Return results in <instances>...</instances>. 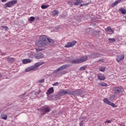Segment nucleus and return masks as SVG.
I'll list each match as a JSON object with an SVG mask.
<instances>
[{
    "label": "nucleus",
    "instance_id": "nucleus-36",
    "mask_svg": "<svg viewBox=\"0 0 126 126\" xmlns=\"http://www.w3.org/2000/svg\"><path fill=\"white\" fill-rule=\"evenodd\" d=\"M48 7V6L46 5H41V8H42V9H45V8H47Z\"/></svg>",
    "mask_w": 126,
    "mask_h": 126
},
{
    "label": "nucleus",
    "instance_id": "nucleus-8",
    "mask_svg": "<svg viewBox=\"0 0 126 126\" xmlns=\"http://www.w3.org/2000/svg\"><path fill=\"white\" fill-rule=\"evenodd\" d=\"M76 44V41H73L71 42H67V44L64 46L65 48H71Z\"/></svg>",
    "mask_w": 126,
    "mask_h": 126
},
{
    "label": "nucleus",
    "instance_id": "nucleus-1",
    "mask_svg": "<svg viewBox=\"0 0 126 126\" xmlns=\"http://www.w3.org/2000/svg\"><path fill=\"white\" fill-rule=\"evenodd\" d=\"M46 39H47L46 36H40L39 40L37 41H36L35 43L36 47H38V48H45V47H47V43H46Z\"/></svg>",
    "mask_w": 126,
    "mask_h": 126
},
{
    "label": "nucleus",
    "instance_id": "nucleus-27",
    "mask_svg": "<svg viewBox=\"0 0 126 126\" xmlns=\"http://www.w3.org/2000/svg\"><path fill=\"white\" fill-rule=\"evenodd\" d=\"M115 99H116V95H114V94L110 95V99L111 101H113V100H115Z\"/></svg>",
    "mask_w": 126,
    "mask_h": 126
},
{
    "label": "nucleus",
    "instance_id": "nucleus-5",
    "mask_svg": "<svg viewBox=\"0 0 126 126\" xmlns=\"http://www.w3.org/2000/svg\"><path fill=\"white\" fill-rule=\"evenodd\" d=\"M82 94V90H76L75 91H71L70 95H73L74 96H77L78 95H81Z\"/></svg>",
    "mask_w": 126,
    "mask_h": 126
},
{
    "label": "nucleus",
    "instance_id": "nucleus-26",
    "mask_svg": "<svg viewBox=\"0 0 126 126\" xmlns=\"http://www.w3.org/2000/svg\"><path fill=\"white\" fill-rule=\"evenodd\" d=\"M98 84L100 86H102V87H106V86H108V85L107 84V83H98Z\"/></svg>",
    "mask_w": 126,
    "mask_h": 126
},
{
    "label": "nucleus",
    "instance_id": "nucleus-19",
    "mask_svg": "<svg viewBox=\"0 0 126 126\" xmlns=\"http://www.w3.org/2000/svg\"><path fill=\"white\" fill-rule=\"evenodd\" d=\"M71 63L76 64L77 63H80V61H79V59H77L76 60H72Z\"/></svg>",
    "mask_w": 126,
    "mask_h": 126
},
{
    "label": "nucleus",
    "instance_id": "nucleus-30",
    "mask_svg": "<svg viewBox=\"0 0 126 126\" xmlns=\"http://www.w3.org/2000/svg\"><path fill=\"white\" fill-rule=\"evenodd\" d=\"M105 67L103 66H101L99 68V71H105Z\"/></svg>",
    "mask_w": 126,
    "mask_h": 126
},
{
    "label": "nucleus",
    "instance_id": "nucleus-44",
    "mask_svg": "<svg viewBox=\"0 0 126 126\" xmlns=\"http://www.w3.org/2000/svg\"><path fill=\"white\" fill-rule=\"evenodd\" d=\"M68 4H69V5L72 6V2L69 1L68 2Z\"/></svg>",
    "mask_w": 126,
    "mask_h": 126
},
{
    "label": "nucleus",
    "instance_id": "nucleus-47",
    "mask_svg": "<svg viewBox=\"0 0 126 126\" xmlns=\"http://www.w3.org/2000/svg\"><path fill=\"white\" fill-rule=\"evenodd\" d=\"M7 0H1V1H2V2H5L7 1Z\"/></svg>",
    "mask_w": 126,
    "mask_h": 126
},
{
    "label": "nucleus",
    "instance_id": "nucleus-24",
    "mask_svg": "<svg viewBox=\"0 0 126 126\" xmlns=\"http://www.w3.org/2000/svg\"><path fill=\"white\" fill-rule=\"evenodd\" d=\"M53 14L55 16V15H57V14H59L60 13V12L57 10H54L53 11Z\"/></svg>",
    "mask_w": 126,
    "mask_h": 126
},
{
    "label": "nucleus",
    "instance_id": "nucleus-37",
    "mask_svg": "<svg viewBox=\"0 0 126 126\" xmlns=\"http://www.w3.org/2000/svg\"><path fill=\"white\" fill-rule=\"evenodd\" d=\"M43 82H45V79H42L41 80H39L38 81L39 83H43Z\"/></svg>",
    "mask_w": 126,
    "mask_h": 126
},
{
    "label": "nucleus",
    "instance_id": "nucleus-2",
    "mask_svg": "<svg viewBox=\"0 0 126 126\" xmlns=\"http://www.w3.org/2000/svg\"><path fill=\"white\" fill-rule=\"evenodd\" d=\"M44 63H45L44 62H37L34 65L26 68L25 71L26 72H29V71H31V70H36V69H38L40 65H42V64Z\"/></svg>",
    "mask_w": 126,
    "mask_h": 126
},
{
    "label": "nucleus",
    "instance_id": "nucleus-43",
    "mask_svg": "<svg viewBox=\"0 0 126 126\" xmlns=\"http://www.w3.org/2000/svg\"><path fill=\"white\" fill-rule=\"evenodd\" d=\"M59 84H60V83L59 82H56L54 84H53V86H58V85H59Z\"/></svg>",
    "mask_w": 126,
    "mask_h": 126
},
{
    "label": "nucleus",
    "instance_id": "nucleus-39",
    "mask_svg": "<svg viewBox=\"0 0 126 126\" xmlns=\"http://www.w3.org/2000/svg\"><path fill=\"white\" fill-rule=\"evenodd\" d=\"M112 123V120H106L105 122V124H111Z\"/></svg>",
    "mask_w": 126,
    "mask_h": 126
},
{
    "label": "nucleus",
    "instance_id": "nucleus-33",
    "mask_svg": "<svg viewBox=\"0 0 126 126\" xmlns=\"http://www.w3.org/2000/svg\"><path fill=\"white\" fill-rule=\"evenodd\" d=\"M65 71H62L61 72H59L58 74H59L60 75H63V74H65Z\"/></svg>",
    "mask_w": 126,
    "mask_h": 126
},
{
    "label": "nucleus",
    "instance_id": "nucleus-28",
    "mask_svg": "<svg viewBox=\"0 0 126 126\" xmlns=\"http://www.w3.org/2000/svg\"><path fill=\"white\" fill-rule=\"evenodd\" d=\"M108 40L109 43H114V42H116V39H115V38H109Z\"/></svg>",
    "mask_w": 126,
    "mask_h": 126
},
{
    "label": "nucleus",
    "instance_id": "nucleus-16",
    "mask_svg": "<svg viewBox=\"0 0 126 126\" xmlns=\"http://www.w3.org/2000/svg\"><path fill=\"white\" fill-rule=\"evenodd\" d=\"M122 1V0H118L115 1L113 3H112L111 5V7H114L116 6L118 4V3H120Z\"/></svg>",
    "mask_w": 126,
    "mask_h": 126
},
{
    "label": "nucleus",
    "instance_id": "nucleus-40",
    "mask_svg": "<svg viewBox=\"0 0 126 126\" xmlns=\"http://www.w3.org/2000/svg\"><path fill=\"white\" fill-rule=\"evenodd\" d=\"M25 95H26V92L24 94H23L20 95V98H23V97H24V96H25Z\"/></svg>",
    "mask_w": 126,
    "mask_h": 126
},
{
    "label": "nucleus",
    "instance_id": "nucleus-11",
    "mask_svg": "<svg viewBox=\"0 0 126 126\" xmlns=\"http://www.w3.org/2000/svg\"><path fill=\"white\" fill-rule=\"evenodd\" d=\"M123 92V88L120 87H116L114 89L115 94H120Z\"/></svg>",
    "mask_w": 126,
    "mask_h": 126
},
{
    "label": "nucleus",
    "instance_id": "nucleus-9",
    "mask_svg": "<svg viewBox=\"0 0 126 126\" xmlns=\"http://www.w3.org/2000/svg\"><path fill=\"white\" fill-rule=\"evenodd\" d=\"M125 59V55H118L116 58V60L118 63H120L121 61H123Z\"/></svg>",
    "mask_w": 126,
    "mask_h": 126
},
{
    "label": "nucleus",
    "instance_id": "nucleus-48",
    "mask_svg": "<svg viewBox=\"0 0 126 126\" xmlns=\"http://www.w3.org/2000/svg\"><path fill=\"white\" fill-rule=\"evenodd\" d=\"M83 5H83V4H81L80 5V6H83Z\"/></svg>",
    "mask_w": 126,
    "mask_h": 126
},
{
    "label": "nucleus",
    "instance_id": "nucleus-23",
    "mask_svg": "<svg viewBox=\"0 0 126 126\" xmlns=\"http://www.w3.org/2000/svg\"><path fill=\"white\" fill-rule=\"evenodd\" d=\"M119 11L122 13V14H126V9L121 8L119 9Z\"/></svg>",
    "mask_w": 126,
    "mask_h": 126
},
{
    "label": "nucleus",
    "instance_id": "nucleus-50",
    "mask_svg": "<svg viewBox=\"0 0 126 126\" xmlns=\"http://www.w3.org/2000/svg\"><path fill=\"white\" fill-rule=\"evenodd\" d=\"M125 19H126V16H125Z\"/></svg>",
    "mask_w": 126,
    "mask_h": 126
},
{
    "label": "nucleus",
    "instance_id": "nucleus-25",
    "mask_svg": "<svg viewBox=\"0 0 126 126\" xmlns=\"http://www.w3.org/2000/svg\"><path fill=\"white\" fill-rule=\"evenodd\" d=\"M7 61L8 62H9L11 63H12L14 62V59L12 58H7Z\"/></svg>",
    "mask_w": 126,
    "mask_h": 126
},
{
    "label": "nucleus",
    "instance_id": "nucleus-3",
    "mask_svg": "<svg viewBox=\"0 0 126 126\" xmlns=\"http://www.w3.org/2000/svg\"><path fill=\"white\" fill-rule=\"evenodd\" d=\"M16 3H17V1L12 0L5 3L4 6L5 8H6V7H11V6H13V5H14V4Z\"/></svg>",
    "mask_w": 126,
    "mask_h": 126
},
{
    "label": "nucleus",
    "instance_id": "nucleus-20",
    "mask_svg": "<svg viewBox=\"0 0 126 126\" xmlns=\"http://www.w3.org/2000/svg\"><path fill=\"white\" fill-rule=\"evenodd\" d=\"M105 31H106L107 32H108V31H109L110 32H111V34H113V33H114V30H112V29L110 27H107L105 29Z\"/></svg>",
    "mask_w": 126,
    "mask_h": 126
},
{
    "label": "nucleus",
    "instance_id": "nucleus-45",
    "mask_svg": "<svg viewBox=\"0 0 126 126\" xmlns=\"http://www.w3.org/2000/svg\"><path fill=\"white\" fill-rule=\"evenodd\" d=\"M88 4H89V3H84V4H83V5H84L85 6H86L88 5Z\"/></svg>",
    "mask_w": 126,
    "mask_h": 126
},
{
    "label": "nucleus",
    "instance_id": "nucleus-41",
    "mask_svg": "<svg viewBox=\"0 0 126 126\" xmlns=\"http://www.w3.org/2000/svg\"><path fill=\"white\" fill-rule=\"evenodd\" d=\"M99 62H101V63H104L105 62V60L104 59H99L97 61V63H99Z\"/></svg>",
    "mask_w": 126,
    "mask_h": 126
},
{
    "label": "nucleus",
    "instance_id": "nucleus-22",
    "mask_svg": "<svg viewBox=\"0 0 126 126\" xmlns=\"http://www.w3.org/2000/svg\"><path fill=\"white\" fill-rule=\"evenodd\" d=\"M81 2H82V0H76V2L74 3L75 5H79Z\"/></svg>",
    "mask_w": 126,
    "mask_h": 126
},
{
    "label": "nucleus",
    "instance_id": "nucleus-51",
    "mask_svg": "<svg viewBox=\"0 0 126 126\" xmlns=\"http://www.w3.org/2000/svg\"><path fill=\"white\" fill-rule=\"evenodd\" d=\"M0 113H1V111L0 110Z\"/></svg>",
    "mask_w": 126,
    "mask_h": 126
},
{
    "label": "nucleus",
    "instance_id": "nucleus-42",
    "mask_svg": "<svg viewBox=\"0 0 126 126\" xmlns=\"http://www.w3.org/2000/svg\"><path fill=\"white\" fill-rule=\"evenodd\" d=\"M90 31H91L90 29H88L86 30V33H87V34H89Z\"/></svg>",
    "mask_w": 126,
    "mask_h": 126
},
{
    "label": "nucleus",
    "instance_id": "nucleus-31",
    "mask_svg": "<svg viewBox=\"0 0 126 126\" xmlns=\"http://www.w3.org/2000/svg\"><path fill=\"white\" fill-rule=\"evenodd\" d=\"M1 27L2 28H3V29H4V30H5V31H7L8 30V27H7L6 26H2Z\"/></svg>",
    "mask_w": 126,
    "mask_h": 126
},
{
    "label": "nucleus",
    "instance_id": "nucleus-14",
    "mask_svg": "<svg viewBox=\"0 0 126 126\" xmlns=\"http://www.w3.org/2000/svg\"><path fill=\"white\" fill-rule=\"evenodd\" d=\"M54 91H55V90H54V88L51 87L48 90V92L46 93V94L47 95H50V94H53V93H54Z\"/></svg>",
    "mask_w": 126,
    "mask_h": 126
},
{
    "label": "nucleus",
    "instance_id": "nucleus-18",
    "mask_svg": "<svg viewBox=\"0 0 126 126\" xmlns=\"http://www.w3.org/2000/svg\"><path fill=\"white\" fill-rule=\"evenodd\" d=\"M23 63H31V60L30 59H24L22 61Z\"/></svg>",
    "mask_w": 126,
    "mask_h": 126
},
{
    "label": "nucleus",
    "instance_id": "nucleus-12",
    "mask_svg": "<svg viewBox=\"0 0 126 126\" xmlns=\"http://www.w3.org/2000/svg\"><path fill=\"white\" fill-rule=\"evenodd\" d=\"M87 56H83L79 59V60L80 61V63H84V62H86L87 61Z\"/></svg>",
    "mask_w": 126,
    "mask_h": 126
},
{
    "label": "nucleus",
    "instance_id": "nucleus-15",
    "mask_svg": "<svg viewBox=\"0 0 126 126\" xmlns=\"http://www.w3.org/2000/svg\"><path fill=\"white\" fill-rule=\"evenodd\" d=\"M97 78L99 79V80H102L104 81L105 79V76L103 75H97Z\"/></svg>",
    "mask_w": 126,
    "mask_h": 126
},
{
    "label": "nucleus",
    "instance_id": "nucleus-21",
    "mask_svg": "<svg viewBox=\"0 0 126 126\" xmlns=\"http://www.w3.org/2000/svg\"><path fill=\"white\" fill-rule=\"evenodd\" d=\"M99 57H101V54L99 53L94 54L92 55V58H94V59H95V58H99Z\"/></svg>",
    "mask_w": 126,
    "mask_h": 126
},
{
    "label": "nucleus",
    "instance_id": "nucleus-29",
    "mask_svg": "<svg viewBox=\"0 0 126 126\" xmlns=\"http://www.w3.org/2000/svg\"><path fill=\"white\" fill-rule=\"evenodd\" d=\"M41 93V90H39L38 92H33L32 94L33 95L35 94V95H39V94H40Z\"/></svg>",
    "mask_w": 126,
    "mask_h": 126
},
{
    "label": "nucleus",
    "instance_id": "nucleus-38",
    "mask_svg": "<svg viewBox=\"0 0 126 126\" xmlns=\"http://www.w3.org/2000/svg\"><path fill=\"white\" fill-rule=\"evenodd\" d=\"M42 50H43V49L42 48H35V51H36V53H38V52L40 51H42Z\"/></svg>",
    "mask_w": 126,
    "mask_h": 126
},
{
    "label": "nucleus",
    "instance_id": "nucleus-17",
    "mask_svg": "<svg viewBox=\"0 0 126 126\" xmlns=\"http://www.w3.org/2000/svg\"><path fill=\"white\" fill-rule=\"evenodd\" d=\"M0 118L2 120H7V115H6V114L2 113L0 115Z\"/></svg>",
    "mask_w": 126,
    "mask_h": 126
},
{
    "label": "nucleus",
    "instance_id": "nucleus-10",
    "mask_svg": "<svg viewBox=\"0 0 126 126\" xmlns=\"http://www.w3.org/2000/svg\"><path fill=\"white\" fill-rule=\"evenodd\" d=\"M42 110L43 112V114L46 113H49V112H51V108L49 107L48 106H45L42 107Z\"/></svg>",
    "mask_w": 126,
    "mask_h": 126
},
{
    "label": "nucleus",
    "instance_id": "nucleus-13",
    "mask_svg": "<svg viewBox=\"0 0 126 126\" xmlns=\"http://www.w3.org/2000/svg\"><path fill=\"white\" fill-rule=\"evenodd\" d=\"M34 58H35L36 60L42 59V58H44V55L42 53H39Z\"/></svg>",
    "mask_w": 126,
    "mask_h": 126
},
{
    "label": "nucleus",
    "instance_id": "nucleus-34",
    "mask_svg": "<svg viewBox=\"0 0 126 126\" xmlns=\"http://www.w3.org/2000/svg\"><path fill=\"white\" fill-rule=\"evenodd\" d=\"M29 21H34V20H35V17H31L29 19Z\"/></svg>",
    "mask_w": 126,
    "mask_h": 126
},
{
    "label": "nucleus",
    "instance_id": "nucleus-4",
    "mask_svg": "<svg viewBox=\"0 0 126 126\" xmlns=\"http://www.w3.org/2000/svg\"><path fill=\"white\" fill-rule=\"evenodd\" d=\"M69 66V65L65 64L63 66H61L59 68H58L57 70H55L54 72V73H57L59 71H62V70H63V69H66L67 67Z\"/></svg>",
    "mask_w": 126,
    "mask_h": 126
},
{
    "label": "nucleus",
    "instance_id": "nucleus-32",
    "mask_svg": "<svg viewBox=\"0 0 126 126\" xmlns=\"http://www.w3.org/2000/svg\"><path fill=\"white\" fill-rule=\"evenodd\" d=\"M86 69V66H82L80 68V70L82 71L83 70H85Z\"/></svg>",
    "mask_w": 126,
    "mask_h": 126
},
{
    "label": "nucleus",
    "instance_id": "nucleus-35",
    "mask_svg": "<svg viewBox=\"0 0 126 126\" xmlns=\"http://www.w3.org/2000/svg\"><path fill=\"white\" fill-rule=\"evenodd\" d=\"M47 40L49 43H52V44H53V43H54V40L52 39L47 38Z\"/></svg>",
    "mask_w": 126,
    "mask_h": 126
},
{
    "label": "nucleus",
    "instance_id": "nucleus-46",
    "mask_svg": "<svg viewBox=\"0 0 126 126\" xmlns=\"http://www.w3.org/2000/svg\"><path fill=\"white\" fill-rule=\"evenodd\" d=\"M1 55H2V56H6V53H2Z\"/></svg>",
    "mask_w": 126,
    "mask_h": 126
},
{
    "label": "nucleus",
    "instance_id": "nucleus-7",
    "mask_svg": "<svg viewBox=\"0 0 126 126\" xmlns=\"http://www.w3.org/2000/svg\"><path fill=\"white\" fill-rule=\"evenodd\" d=\"M103 102L104 103H105V104H107V105H110V106H111V107H114L115 108L117 107L115 103L110 101V100H109V99H108L107 98H105L103 99Z\"/></svg>",
    "mask_w": 126,
    "mask_h": 126
},
{
    "label": "nucleus",
    "instance_id": "nucleus-6",
    "mask_svg": "<svg viewBox=\"0 0 126 126\" xmlns=\"http://www.w3.org/2000/svg\"><path fill=\"white\" fill-rule=\"evenodd\" d=\"M66 94L70 95L71 94V91L69 90H62L59 93V95H66Z\"/></svg>",
    "mask_w": 126,
    "mask_h": 126
},
{
    "label": "nucleus",
    "instance_id": "nucleus-49",
    "mask_svg": "<svg viewBox=\"0 0 126 126\" xmlns=\"http://www.w3.org/2000/svg\"><path fill=\"white\" fill-rule=\"evenodd\" d=\"M0 77H2V75H1V74H0Z\"/></svg>",
    "mask_w": 126,
    "mask_h": 126
}]
</instances>
